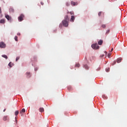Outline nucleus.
I'll list each match as a JSON object with an SVG mask.
<instances>
[{
	"mask_svg": "<svg viewBox=\"0 0 127 127\" xmlns=\"http://www.w3.org/2000/svg\"><path fill=\"white\" fill-rule=\"evenodd\" d=\"M75 67H77V68H79L80 67V64H75Z\"/></svg>",
	"mask_w": 127,
	"mask_h": 127,
	"instance_id": "18",
	"label": "nucleus"
},
{
	"mask_svg": "<svg viewBox=\"0 0 127 127\" xmlns=\"http://www.w3.org/2000/svg\"><path fill=\"white\" fill-rule=\"evenodd\" d=\"M102 27H103V28H106V25L105 24L102 25Z\"/></svg>",
	"mask_w": 127,
	"mask_h": 127,
	"instance_id": "24",
	"label": "nucleus"
},
{
	"mask_svg": "<svg viewBox=\"0 0 127 127\" xmlns=\"http://www.w3.org/2000/svg\"><path fill=\"white\" fill-rule=\"evenodd\" d=\"M101 57H104V55H102Z\"/></svg>",
	"mask_w": 127,
	"mask_h": 127,
	"instance_id": "37",
	"label": "nucleus"
},
{
	"mask_svg": "<svg viewBox=\"0 0 127 127\" xmlns=\"http://www.w3.org/2000/svg\"><path fill=\"white\" fill-rule=\"evenodd\" d=\"M8 66H9V67H12L13 65L11 63V62H10L9 64H8Z\"/></svg>",
	"mask_w": 127,
	"mask_h": 127,
	"instance_id": "15",
	"label": "nucleus"
},
{
	"mask_svg": "<svg viewBox=\"0 0 127 127\" xmlns=\"http://www.w3.org/2000/svg\"><path fill=\"white\" fill-rule=\"evenodd\" d=\"M5 22V20L2 19L0 20V23H4Z\"/></svg>",
	"mask_w": 127,
	"mask_h": 127,
	"instance_id": "11",
	"label": "nucleus"
},
{
	"mask_svg": "<svg viewBox=\"0 0 127 127\" xmlns=\"http://www.w3.org/2000/svg\"><path fill=\"white\" fill-rule=\"evenodd\" d=\"M122 60H123V59H122V58L118 59L117 60V63H121V62H122Z\"/></svg>",
	"mask_w": 127,
	"mask_h": 127,
	"instance_id": "8",
	"label": "nucleus"
},
{
	"mask_svg": "<svg viewBox=\"0 0 127 127\" xmlns=\"http://www.w3.org/2000/svg\"><path fill=\"white\" fill-rule=\"evenodd\" d=\"M84 68H85L87 69H89V67L87 65H84Z\"/></svg>",
	"mask_w": 127,
	"mask_h": 127,
	"instance_id": "21",
	"label": "nucleus"
},
{
	"mask_svg": "<svg viewBox=\"0 0 127 127\" xmlns=\"http://www.w3.org/2000/svg\"><path fill=\"white\" fill-rule=\"evenodd\" d=\"M26 75H27V76H28V77H31V74H30V72H27Z\"/></svg>",
	"mask_w": 127,
	"mask_h": 127,
	"instance_id": "14",
	"label": "nucleus"
},
{
	"mask_svg": "<svg viewBox=\"0 0 127 127\" xmlns=\"http://www.w3.org/2000/svg\"><path fill=\"white\" fill-rule=\"evenodd\" d=\"M18 114H19V112H18V111H15V115L16 116H17V115H18Z\"/></svg>",
	"mask_w": 127,
	"mask_h": 127,
	"instance_id": "19",
	"label": "nucleus"
},
{
	"mask_svg": "<svg viewBox=\"0 0 127 127\" xmlns=\"http://www.w3.org/2000/svg\"><path fill=\"white\" fill-rule=\"evenodd\" d=\"M24 18V15L21 14L20 16L18 17V19L19 21H22L23 20V18Z\"/></svg>",
	"mask_w": 127,
	"mask_h": 127,
	"instance_id": "3",
	"label": "nucleus"
},
{
	"mask_svg": "<svg viewBox=\"0 0 127 127\" xmlns=\"http://www.w3.org/2000/svg\"><path fill=\"white\" fill-rule=\"evenodd\" d=\"M14 39H15V41H18V40H17V36H15L14 38Z\"/></svg>",
	"mask_w": 127,
	"mask_h": 127,
	"instance_id": "23",
	"label": "nucleus"
},
{
	"mask_svg": "<svg viewBox=\"0 0 127 127\" xmlns=\"http://www.w3.org/2000/svg\"><path fill=\"white\" fill-rule=\"evenodd\" d=\"M17 35H20V33H17Z\"/></svg>",
	"mask_w": 127,
	"mask_h": 127,
	"instance_id": "35",
	"label": "nucleus"
},
{
	"mask_svg": "<svg viewBox=\"0 0 127 127\" xmlns=\"http://www.w3.org/2000/svg\"><path fill=\"white\" fill-rule=\"evenodd\" d=\"M105 53H106V54H107V53H108L107 52H105Z\"/></svg>",
	"mask_w": 127,
	"mask_h": 127,
	"instance_id": "39",
	"label": "nucleus"
},
{
	"mask_svg": "<svg viewBox=\"0 0 127 127\" xmlns=\"http://www.w3.org/2000/svg\"><path fill=\"white\" fill-rule=\"evenodd\" d=\"M5 17L7 20H10V19H11V17L9 16L8 15H5Z\"/></svg>",
	"mask_w": 127,
	"mask_h": 127,
	"instance_id": "5",
	"label": "nucleus"
},
{
	"mask_svg": "<svg viewBox=\"0 0 127 127\" xmlns=\"http://www.w3.org/2000/svg\"><path fill=\"white\" fill-rule=\"evenodd\" d=\"M110 56H111V54H108V58H110Z\"/></svg>",
	"mask_w": 127,
	"mask_h": 127,
	"instance_id": "30",
	"label": "nucleus"
},
{
	"mask_svg": "<svg viewBox=\"0 0 127 127\" xmlns=\"http://www.w3.org/2000/svg\"><path fill=\"white\" fill-rule=\"evenodd\" d=\"M19 59V57H17L16 58V61H17Z\"/></svg>",
	"mask_w": 127,
	"mask_h": 127,
	"instance_id": "28",
	"label": "nucleus"
},
{
	"mask_svg": "<svg viewBox=\"0 0 127 127\" xmlns=\"http://www.w3.org/2000/svg\"><path fill=\"white\" fill-rule=\"evenodd\" d=\"M35 71H37V68H35Z\"/></svg>",
	"mask_w": 127,
	"mask_h": 127,
	"instance_id": "34",
	"label": "nucleus"
},
{
	"mask_svg": "<svg viewBox=\"0 0 127 127\" xmlns=\"http://www.w3.org/2000/svg\"><path fill=\"white\" fill-rule=\"evenodd\" d=\"M7 119V117L4 116L3 117V121H6Z\"/></svg>",
	"mask_w": 127,
	"mask_h": 127,
	"instance_id": "20",
	"label": "nucleus"
},
{
	"mask_svg": "<svg viewBox=\"0 0 127 127\" xmlns=\"http://www.w3.org/2000/svg\"><path fill=\"white\" fill-rule=\"evenodd\" d=\"M6 45L3 43V42H1L0 43V48H5Z\"/></svg>",
	"mask_w": 127,
	"mask_h": 127,
	"instance_id": "4",
	"label": "nucleus"
},
{
	"mask_svg": "<svg viewBox=\"0 0 127 127\" xmlns=\"http://www.w3.org/2000/svg\"><path fill=\"white\" fill-rule=\"evenodd\" d=\"M1 13V8L0 7V14Z\"/></svg>",
	"mask_w": 127,
	"mask_h": 127,
	"instance_id": "33",
	"label": "nucleus"
},
{
	"mask_svg": "<svg viewBox=\"0 0 127 127\" xmlns=\"http://www.w3.org/2000/svg\"><path fill=\"white\" fill-rule=\"evenodd\" d=\"M41 4L42 5H43V4H44V3L43 2H42V1H41Z\"/></svg>",
	"mask_w": 127,
	"mask_h": 127,
	"instance_id": "31",
	"label": "nucleus"
},
{
	"mask_svg": "<svg viewBox=\"0 0 127 127\" xmlns=\"http://www.w3.org/2000/svg\"><path fill=\"white\" fill-rule=\"evenodd\" d=\"M101 14H102V12H99L98 13V15H99V16H101Z\"/></svg>",
	"mask_w": 127,
	"mask_h": 127,
	"instance_id": "25",
	"label": "nucleus"
},
{
	"mask_svg": "<svg viewBox=\"0 0 127 127\" xmlns=\"http://www.w3.org/2000/svg\"><path fill=\"white\" fill-rule=\"evenodd\" d=\"M62 22L64 26L65 27H67L69 25V24H68V21H66V20H63Z\"/></svg>",
	"mask_w": 127,
	"mask_h": 127,
	"instance_id": "2",
	"label": "nucleus"
},
{
	"mask_svg": "<svg viewBox=\"0 0 127 127\" xmlns=\"http://www.w3.org/2000/svg\"><path fill=\"white\" fill-rule=\"evenodd\" d=\"M91 47L93 48V49H95L96 50L99 49V47L97 43L92 44L91 45Z\"/></svg>",
	"mask_w": 127,
	"mask_h": 127,
	"instance_id": "1",
	"label": "nucleus"
},
{
	"mask_svg": "<svg viewBox=\"0 0 127 127\" xmlns=\"http://www.w3.org/2000/svg\"><path fill=\"white\" fill-rule=\"evenodd\" d=\"M106 72H109L110 71V68H108L106 69Z\"/></svg>",
	"mask_w": 127,
	"mask_h": 127,
	"instance_id": "22",
	"label": "nucleus"
},
{
	"mask_svg": "<svg viewBox=\"0 0 127 127\" xmlns=\"http://www.w3.org/2000/svg\"><path fill=\"white\" fill-rule=\"evenodd\" d=\"M2 57H3V58H5V59H7V56L5 55H2Z\"/></svg>",
	"mask_w": 127,
	"mask_h": 127,
	"instance_id": "13",
	"label": "nucleus"
},
{
	"mask_svg": "<svg viewBox=\"0 0 127 127\" xmlns=\"http://www.w3.org/2000/svg\"><path fill=\"white\" fill-rule=\"evenodd\" d=\"M22 113H25V109L23 108L20 111V114H21Z\"/></svg>",
	"mask_w": 127,
	"mask_h": 127,
	"instance_id": "12",
	"label": "nucleus"
},
{
	"mask_svg": "<svg viewBox=\"0 0 127 127\" xmlns=\"http://www.w3.org/2000/svg\"><path fill=\"white\" fill-rule=\"evenodd\" d=\"M74 20H75V16L72 15V16H71L70 21H71V22H74Z\"/></svg>",
	"mask_w": 127,
	"mask_h": 127,
	"instance_id": "6",
	"label": "nucleus"
},
{
	"mask_svg": "<svg viewBox=\"0 0 127 127\" xmlns=\"http://www.w3.org/2000/svg\"><path fill=\"white\" fill-rule=\"evenodd\" d=\"M11 10H13L12 9H10Z\"/></svg>",
	"mask_w": 127,
	"mask_h": 127,
	"instance_id": "40",
	"label": "nucleus"
},
{
	"mask_svg": "<svg viewBox=\"0 0 127 127\" xmlns=\"http://www.w3.org/2000/svg\"><path fill=\"white\" fill-rule=\"evenodd\" d=\"M3 112H5V109H4V110H3Z\"/></svg>",
	"mask_w": 127,
	"mask_h": 127,
	"instance_id": "38",
	"label": "nucleus"
},
{
	"mask_svg": "<svg viewBox=\"0 0 127 127\" xmlns=\"http://www.w3.org/2000/svg\"><path fill=\"white\" fill-rule=\"evenodd\" d=\"M109 33H110V29L107 30L106 32V35H108V34H109Z\"/></svg>",
	"mask_w": 127,
	"mask_h": 127,
	"instance_id": "17",
	"label": "nucleus"
},
{
	"mask_svg": "<svg viewBox=\"0 0 127 127\" xmlns=\"http://www.w3.org/2000/svg\"><path fill=\"white\" fill-rule=\"evenodd\" d=\"M103 40H100L98 41V43L99 45H102V44H103Z\"/></svg>",
	"mask_w": 127,
	"mask_h": 127,
	"instance_id": "7",
	"label": "nucleus"
},
{
	"mask_svg": "<svg viewBox=\"0 0 127 127\" xmlns=\"http://www.w3.org/2000/svg\"><path fill=\"white\" fill-rule=\"evenodd\" d=\"M15 122L16 123V124H17V119H16V117L15 118Z\"/></svg>",
	"mask_w": 127,
	"mask_h": 127,
	"instance_id": "26",
	"label": "nucleus"
},
{
	"mask_svg": "<svg viewBox=\"0 0 127 127\" xmlns=\"http://www.w3.org/2000/svg\"><path fill=\"white\" fill-rule=\"evenodd\" d=\"M113 50H114V49L112 48V49H111V51H113Z\"/></svg>",
	"mask_w": 127,
	"mask_h": 127,
	"instance_id": "36",
	"label": "nucleus"
},
{
	"mask_svg": "<svg viewBox=\"0 0 127 127\" xmlns=\"http://www.w3.org/2000/svg\"><path fill=\"white\" fill-rule=\"evenodd\" d=\"M69 5L70 4H69L68 3H66V5H67V6H69Z\"/></svg>",
	"mask_w": 127,
	"mask_h": 127,
	"instance_id": "32",
	"label": "nucleus"
},
{
	"mask_svg": "<svg viewBox=\"0 0 127 127\" xmlns=\"http://www.w3.org/2000/svg\"><path fill=\"white\" fill-rule=\"evenodd\" d=\"M117 63V61H115L114 63L112 64V65H115Z\"/></svg>",
	"mask_w": 127,
	"mask_h": 127,
	"instance_id": "27",
	"label": "nucleus"
},
{
	"mask_svg": "<svg viewBox=\"0 0 127 127\" xmlns=\"http://www.w3.org/2000/svg\"><path fill=\"white\" fill-rule=\"evenodd\" d=\"M39 111H40V112L42 113L43 112H44V108H40Z\"/></svg>",
	"mask_w": 127,
	"mask_h": 127,
	"instance_id": "10",
	"label": "nucleus"
},
{
	"mask_svg": "<svg viewBox=\"0 0 127 127\" xmlns=\"http://www.w3.org/2000/svg\"><path fill=\"white\" fill-rule=\"evenodd\" d=\"M64 20H66V21H69V16L68 15L65 16Z\"/></svg>",
	"mask_w": 127,
	"mask_h": 127,
	"instance_id": "9",
	"label": "nucleus"
},
{
	"mask_svg": "<svg viewBox=\"0 0 127 127\" xmlns=\"http://www.w3.org/2000/svg\"><path fill=\"white\" fill-rule=\"evenodd\" d=\"M69 13L70 14L72 15V14H74V12H70Z\"/></svg>",
	"mask_w": 127,
	"mask_h": 127,
	"instance_id": "29",
	"label": "nucleus"
},
{
	"mask_svg": "<svg viewBox=\"0 0 127 127\" xmlns=\"http://www.w3.org/2000/svg\"><path fill=\"white\" fill-rule=\"evenodd\" d=\"M71 4H72V5H76V3H75V2L72 1L71 2Z\"/></svg>",
	"mask_w": 127,
	"mask_h": 127,
	"instance_id": "16",
	"label": "nucleus"
}]
</instances>
